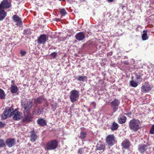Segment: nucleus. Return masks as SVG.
<instances>
[{"label":"nucleus","mask_w":154,"mask_h":154,"mask_svg":"<svg viewBox=\"0 0 154 154\" xmlns=\"http://www.w3.org/2000/svg\"><path fill=\"white\" fill-rule=\"evenodd\" d=\"M129 126L131 130L136 132L141 128V123L139 120L133 119L130 121Z\"/></svg>","instance_id":"obj_1"},{"label":"nucleus","mask_w":154,"mask_h":154,"mask_svg":"<svg viewBox=\"0 0 154 154\" xmlns=\"http://www.w3.org/2000/svg\"><path fill=\"white\" fill-rule=\"evenodd\" d=\"M58 145L57 141L55 140H52L47 143L45 149L48 150H54L57 148Z\"/></svg>","instance_id":"obj_2"},{"label":"nucleus","mask_w":154,"mask_h":154,"mask_svg":"<svg viewBox=\"0 0 154 154\" xmlns=\"http://www.w3.org/2000/svg\"><path fill=\"white\" fill-rule=\"evenodd\" d=\"M69 94V98L72 103L78 100L80 95L79 91L75 90H73L70 91Z\"/></svg>","instance_id":"obj_3"},{"label":"nucleus","mask_w":154,"mask_h":154,"mask_svg":"<svg viewBox=\"0 0 154 154\" xmlns=\"http://www.w3.org/2000/svg\"><path fill=\"white\" fill-rule=\"evenodd\" d=\"M13 108L12 107H7L6 108L5 111L2 114L1 118L2 119H6L9 117L12 116Z\"/></svg>","instance_id":"obj_4"},{"label":"nucleus","mask_w":154,"mask_h":154,"mask_svg":"<svg viewBox=\"0 0 154 154\" xmlns=\"http://www.w3.org/2000/svg\"><path fill=\"white\" fill-rule=\"evenodd\" d=\"M115 137L113 135H109L106 137V142L109 146H112L115 143Z\"/></svg>","instance_id":"obj_5"},{"label":"nucleus","mask_w":154,"mask_h":154,"mask_svg":"<svg viewBox=\"0 0 154 154\" xmlns=\"http://www.w3.org/2000/svg\"><path fill=\"white\" fill-rule=\"evenodd\" d=\"M12 116H13V118L14 120H18L21 119L22 118V113L19 112L17 109L13 111Z\"/></svg>","instance_id":"obj_6"},{"label":"nucleus","mask_w":154,"mask_h":154,"mask_svg":"<svg viewBox=\"0 0 154 154\" xmlns=\"http://www.w3.org/2000/svg\"><path fill=\"white\" fill-rule=\"evenodd\" d=\"M120 104V101L117 99H114L111 102L113 112H115L118 109V107Z\"/></svg>","instance_id":"obj_7"},{"label":"nucleus","mask_w":154,"mask_h":154,"mask_svg":"<svg viewBox=\"0 0 154 154\" xmlns=\"http://www.w3.org/2000/svg\"><path fill=\"white\" fill-rule=\"evenodd\" d=\"M11 2L8 0H3L0 4V8L4 9L9 8L11 6Z\"/></svg>","instance_id":"obj_8"},{"label":"nucleus","mask_w":154,"mask_h":154,"mask_svg":"<svg viewBox=\"0 0 154 154\" xmlns=\"http://www.w3.org/2000/svg\"><path fill=\"white\" fill-rule=\"evenodd\" d=\"M152 89V87L147 82L145 83L141 87V91L143 93H146Z\"/></svg>","instance_id":"obj_9"},{"label":"nucleus","mask_w":154,"mask_h":154,"mask_svg":"<svg viewBox=\"0 0 154 154\" xmlns=\"http://www.w3.org/2000/svg\"><path fill=\"white\" fill-rule=\"evenodd\" d=\"M48 37L45 34L41 35L38 38L37 42L39 44H44L48 40Z\"/></svg>","instance_id":"obj_10"},{"label":"nucleus","mask_w":154,"mask_h":154,"mask_svg":"<svg viewBox=\"0 0 154 154\" xmlns=\"http://www.w3.org/2000/svg\"><path fill=\"white\" fill-rule=\"evenodd\" d=\"M33 105L32 102H29L24 104V111L26 114H28L30 113L29 110L32 107Z\"/></svg>","instance_id":"obj_11"},{"label":"nucleus","mask_w":154,"mask_h":154,"mask_svg":"<svg viewBox=\"0 0 154 154\" xmlns=\"http://www.w3.org/2000/svg\"><path fill=\"white\" fill-rule=\"evenodd\" d=\"M75 37L77 40L81 41L85 39V35L83 32H81L77 33Z\"/></svg>","instance_id":"obj_12"},{"label":"nucleus","mask_w":154,"mask_h":154,"mask_svg":"<svg viewBox=\"0 0 154 154\" xmlns=\"http://www.w3.org/2000/svg\"><path fill=\"white\" fill-rule=\"evenodd\" d=\"M148 148V146L144 144H140L139 145L138 150L142 153L145 152Z\"/></svg>","instance_id":"obj_13"},{"label":"nucleus","mask_w":154,"mask_h":154,"mask_svg":"<svg viewBox=\"0 0 154 154\" xmlns=\"http://www.w3.org/2000/svg\"><path fill=\"white\" fill-rule=\"evenodd\" d=\"M6 142L7 146L11 147L15 144V140L14 139H9L6 140Z\"/></svg>","instance_id":"obj_14"},{"label":"nucleus","mask_w":154,"mask_h":154,"mask_svg":"<svg viewBox=\"0 0 154 154\" xmlns=\"http://www.w3.org/2000/svg\"><path fill=\"white\" fill-rule=\"evenodd\" d=\"M30 141L32 142H35L37 140L38 136H37L36 132L34 131H32L31 132L30 135Z\"/></svg>","instance_id":"obj_15"},{"label":"nucleus","mask_w":154,"mask_h":154,"mask_svg":"<svg viewBox=\"0 0 154 154\" xmlns=\"http://www.w3.org/2000/svg\"><path fill=\"white\" fill-rule=\"evenodd\" d=\"M6 15V12L4 10L0 8V21L2 20Z\"/></svg>","instance_id":"obj_16"},{"label":"nucleus","mask_w":154,"mask_h":154,"mask_svg":"<svg viewBox=\"0 0 154 154\" xmlns=\"http://www.w3.org/2000/svg\"><path fill=\"white\" fill-rule=\"evenodd\" d=\"M14 21L16 23L17 25L20 26L21 24V21L20 18L16 15H14L13 17Z\"/></svg>","instance_id":"obj_17"},{"label":"nucleus","mask_w":154,"mask_h":154,"mask_svg":"<svg viewBox=\"0 0 154 154\" xmlns=\"http://www.w3.org/2000/svg\"><path fill=\"white\" fill-rule=\"evenodd\" d=\"M118 119L119 123L120 124H123L126 122V117L125 116L121 115L119 117Z\"/></svg>","instance_id":"obj_18"},{"label":"nucleus","mask_w":154,"mask_h":154,"mask_svg":"<svg viewBox=\"0 0 154 154\" xmlns=\"http://www.w3.org/2000/svg\"><path fill=\"white\" fill-rule=\"evenodd\" d=\"M88 152V149L87 147L82 148L79 149L78 151V153L79 154H85Z\"/></svg>","instance_id":"obj_19"},{"label":"nucleus","mask_w":154,"mask_h":154,"mask_svg":"<svg viewBox=\"0 0 154 154\" xmlns=\"http://www.w3.org/2000/svg\"><path fill=\"white\" fill-rule=\"evenodd\" d=\"M37 122L38 125L41 126H44L46 125L45 121L43 119H38Z\"/></svg>","instance_id":"obj_20"},{"label":"nucleus","mask_w":154,"mask_h":154,"mask_svg":"<svg viewBox=\"0 0 154 154\" xmlns=\"http://www.w3.org/2000/svg\"><path fill=\"white\" fill-rule=\"evenodd\" d=\"M11 91L12 93H14L17 92L18 90V88L16 85H11L10 88Z\"/></svg>","instance_id":"obj_21"},{"label":"nucleus","mask_w":154,"mask_h":154,"mask_svg":"<svg viewBox=\"0 0 154 154\" xmlns=\"http://www.w3.org/2000/svg\"><path fill=\"white\" fill-rule=\"evenodd\" d=\"M43 98L42 97H40L37 98L35 99L34 100V104H35V106H37V104H39L41 103L43 100Z\"/></svg>","instance_id":"obj_22"},{"label":"nucleus","mask_w":154,"mask_h":154,"mask_svg":"<svg viewBox=\"0 0 154 154\" xmlns=\"http://www.w3.org/2000/svg\"><path fill=\"white\" fill-rule=\"evenodd\" d=\"M43 111V108L39 107L37 109L35 110V109H33L32 112L34 114L40 115L41 112Z\"/></svg>","instance_id":"obj_23"},{"label":"nucleus","mask_w":154,"mask_h":154,"mask_svg":"<svg viewBox=\"0 0 154 154\" xmlns=\"http://www.w3.org/2000/svg\"><path fill=\"white\" fill-rule=\"evenodd\" d=\"M129 144L130 143L129 141L126 140L123 141L122 143L123 147L125 148H128L129 146Z\"/></svg>","instance_id":"obj_24"},{"label":"nucleus","mask_w":154,"mask_h":154,"mask_svg":"<svg viewBox=\"0 0 154 154\" xmlns=\"http://www.w3.org/2000/svg\"><path fill=\"white\" fill-rule=\"evenodd\" d=\"M29 114V113L28 114H26V115L25 114V117L23 119L24 121L29 122L31 121V118Z\"/></svg>","instance_id":"obj_25"},{"label":"nucleus","mask_w":154,"mask_h":154,"mask_svg":"<svg viewBox=\"0 0 154 154\" xmlns=\"http://www.w3.org/2000/svg\"><path fill=\"white\" fill-rule=\"evenodd\" d=\"M78 80L80 81L84 82L87 80V79L85 76H79L76 78Z\"/></svg>","instance_id":"obj_26"},{"label":"nucleus","mask_w":154,"mask_h":154,"mask_svg":"<svg viewBox=\"0 0 154 154\" xmlns=\"http://www.w3.org/2000/svg\"><path fill=\"white\" fill-rule=\"evenodd\" d=\"M118 124L117 123L114 122H113L112 125L111 126L110 128L112 131H115L118 129Z\"/></svg>","instance_id":"obj_27"},{"label":"nucleus","mask_w":154,"mask_h":154,"mask_svg":"<svg viewBox=\"0 0 154 154\" xmlns=\"http://www.w3.org/2000/svg\"><path fill=\"white\" fill-rule=\"evenodd\" d=\"M5 98V94L4 91L0 89V99H4Z\"/></svg>","instance_id":"obj_28"},{"label":"nucleus","mask_w":154,"mask_h":154,"mask_svg":"<svg viewBox=\"0 0 154 154\" xmlns=\"http://www.w3.org/2000/svg\"><path fill=\"white\" fill-rule=\"evenodd\" d=\"M131 85V86L134 87H136L137 86L139 83L137 82L136 81L132 80L130 82Z\"/></svg>","instance_id":"obj_29"},{"label":"nucleus","mask_w":154,"mask_h":154,"mask_svg":"<svg viewBox=\"0 0 154 154\" xmlns=\"http://www.w3.org/2000/svg\"><path fill=\"white\" fill-rule=\"evenodd\" d=\"M97 146V149L99 150L103 149L105 147V145L100 143H98Z\"/></svg>","instance_id":"obj_30"},{"label":"nucleus","mask_w":154,"mask_h":154,"mask_svg":"<svg viewBox=\"0 0 154 154\" xmlns=\"http://www.w3.org/2000/svg\"><path fill=\"white\" fill-rule=\"evenodd\" d=\"M143 34L142 35V39L143 40H145L148 38V36H147L146 32V31L144 30L143 32Z\"/></svg>","instance_id":"obj_31"},{"label":"nucleus","mask_w":154,"mask_h":154,"mask_svg":"<svg viewBox=\"0 0 154 154\" xmlns=\"http://www.w3.org/2000/svg\"><path fill=\"white\" fill-rule=\"evenodd\" d=\"M86 136V133L85 131L81 132L80 134V138L81 139L85 138Z\"/></svg>","instance_id":"obj_32"},{"label":"nucleus","mask_w":154,"mask_h":154,"mask_svg":"<svg viewBox=\"0 0 154 154\" xmlns=\"http://www.w3.org/2000/svg\"><path fill=\"white\" fill-rule=\"evenodd\" d=\"M5 146V144L3 140L0 139V147H2Z\"/></svg>","instance_id":"obj_33"},{"label":"nucleus","mask_w":154,"mask_h":154,"mask_svg":"<svg viewBox=\"0 0 154 154\" xmlns=\"http://www.w3.org/2000/svg\"><path fill=\"white\" fill-rule=\"evenodd\" d=\"M60 12V14L63 16H65L66 14V12L65 10L64 9H61Z\"/></svg>","instance_id":"obj_34"},{"label":"nucleus","mask_w":154,"mask_h":154,"mask_svg":"<svg viewBox=\"0 0 154 154\" xmlns=\"http://www.w3.org/2000/svg\"><path fill=\"white\" fill-rule=\"evenodd\" d=\"M150 133L151 134H154V125H153L150 131Z\"/></svg>","instance_id":"obj_35"},{"label":"nucleus","mask_w":154,"mask_h":154,"mask_svg":"<svg viewBox=\"0 0 154 154\" xmlns=\"http://www.w3.org/2000/svg\"><path fill=\"white\" fill-rule=\"evenodd\" d=\"M24 34L26 35L30 34V31L29 29H25L24 31Z\"/></svg>","instance_id":"obj_36"},{"label":"nucleus","mask_w":154,"mask_h":154,"mask_svg":"<svg viewBox=\"0 0 154 154\" xmlns=\"http://www.w3.org/2000/svg\"><path fill=\"white\" fill-rule=\"evenodd\" d=\"M136 79L137 82L140 83L141 82V79L140 78V76H137L136 78Z\"/></svg>","instance_id":"obj_37"},{"label":"nucleus","mask_w":154,"mask_h":154,"mask_svg":"<svg viewBox=\"0 0 154 154\" xmlns=\"http://www.w3.org/2000/svg\"><path fill=\"white\" fill-rule=\"evenodd\" d=\"M56 105L57 103H55L53 102V103L51 104L52 108L54 109V110L56 107Z\"/></svg>","instance_id":"obj_38"},{"label":"nucleus","mask_w":154,"mask_h":154,"mask_svg":"<svg viewBox=\"0 0 154 154\" xmlns=\"http://www.w3.org/2000/svg\"><path fill=\"white\" fill-rule=\"evenodd\" d=\"M20 54L22 56H24L26 54V51L23 50H21L20 51Z\"/></svg>","instance_id":"obj_39"},{"label":"nucleus","mask_w":154,"mask_h":154,"mask_svg":"<svg viewBox=\"0 0 154 154\" xmlns=\"http://www.w3.org/2000/svg\"><path fill=\"white\" fill-rule=\"evenodd\" d=\"M51 56L52 57L55 58L56 56V53L55 52H53L51 54Z\"/></svg>","instance_id":"obj_40"},{"label":"nucleus","mask_w":154,"mask_h":154,"mask_svg":"<svg viewBox=\"0 0 154 154\" xmlns=\"http://www.w3.org/2000/svg\"><path fill=\"white\" fill-rule=\"evenodd\" d=\"M5 123L0 121V127H3L5 125Z\"/></svg>","instance_id":"obj_41"},{"label":"nucleus","mask_w":154,"mask_h":154,"mask_svg":"<svg viewBox=\"0 0 154 154\" xmlns=\"http://www.w3.org/2000/svg\"><path fill=\"white\" fill-rule=\"evenodd\" d=\"M125 114L128 116H130L131 115V113H126Z\"/></svg>","instance_id":"obj_42"},{"label":"nucleus","mask_w":154,"mask_h":154,"mask_svg":"<svg viewBox=\"0 0 154 154\" xmlns=\"http://www.w3.org/2000/svg\"><path fill=\"white\" fill-rule=\"evenodd\" d=\"M113 0H107V1H108L109 3L112 2V1H113Z\"/></svg>","instance_id":"obj_43"},{"label":"nucleus","mask_w":154,"mask_h":154,"mask_svg":"<svg viewBox=\"0 0 154 154\" xmlns=\"http://www.w3.org/2000/svg\"><path fill=\"white\" fill-rule=\"evenodd\" d=\"M94 104V103H93L91 104Z\"/></svg>","instance_id":"obj_44"},{"label":"nucleus","mask_w":154,"mask_h":154,"mask_svg":"<svg viewBox=\"0 0 154 154\" xmlns=\"http://www.w3.org/2000/svg\"><path fill=\"white\" fill-rule=\"evenodd\" d=\"M13 82V81H12V82Z\"/></svg>","instance_id":"obj_45"}]
</instances>
